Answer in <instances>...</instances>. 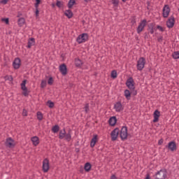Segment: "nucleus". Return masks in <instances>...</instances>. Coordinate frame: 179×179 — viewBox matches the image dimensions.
Masks as SVG:
<instances>
[{
    "mask_svg": "<svg viewBox=\"0 0 179 179\" xmlns=\"http://www.w3.org/2000/svg\"><path fill=\"white\" fill-rule=\"evenodd\" d=\"M120 136L122 141H127L128 139V127L123 126L120 132Z\"/></svg>",
    "mask_w": 179,
    "mask_h": 179,
    "instance_id": "f257e3e1",
    "label": "nucleus"
},
{
    "mask_svg": "<svg viewBox=\"0 0 179 179\" xmlns=\"http://www.w3.org/2000/svg\"><path fill=\"white\" fill-rule=\"evenodd\" d=\"M167 178V170L161 169L155 173V179H166Z\"/></svg>",
    "mask_w": 179,
    "mask_h": 179,
    "instance_id": "f03ea898",
    "label": "nucleus"
},
{
    "mask_svg": "<svg viewBox=\"0 0 179 179\" xmlns=\"http://www.w3.org/2000/svg\"><path fill=\"white\" fill-rule=\"evenodd\" d=\"M89 40V35L87 34H82L77 37L76 41L78 44L86 43Z\"/></svg>",
    "mask_w": 179,
    "mask_h": 179,
    "instance_id": "7ed1b4c3",
    "label": "nucleus"
},
{
    "mask_svg": "<svg viewBox=\"0 0 179 179\" xmlns=\"http://www.w3.org/2000/svg\"><path fill=\"white\" fill-rule=\"evenodd\" d=\"M146 64V59L144 57H140L137 61V70L142 71L145 68V64Z\"/></svg>",
    "mask_w": 179,
    "mask_h": 179,
    "instance_id": "20e7f679",
    "label": "nucleus"
},
{
    "mask_svg": "<svg viewBox=\"0 0 179 179\" xmlns=\"http://www.w3.org/2000/svg\"><path fill=\"white\" fill-rule=\"evenodd\" d=\"M118 135H120V128L116 127L110 133L111 141H113V142L117 141L118 138Z\"/></svg>",
    "mask_w": 179,
    "mask_h": 179,
    "instance_id": "39448f33",
    "label": "nucleus"
},
{
    "mask_svg": "<svg viewBox=\"0 0 179 179\" xmlns=\"http://www.w3.org/2000/svg\"><path fill=\"white\" fill-rule=\"evenodd\" d=\"M147 21L146 20H143L140 22L138 27H137V33L138 34H141L142 31H143V29L146 27Z\"/></svg>",
    "mask_w": 179,
    "mask_h": 179,
    "instance_id": "423d86ee",
    "label": "nucleus"
},
{
    "mask_svg": "<svg viewBox=\"0 0 179 179\" xmlns=\"http://www.w3.org/2000/svg\"><path fill=\"white\" fill-rule=\"evenodd\" d=\"M26 83H27V80H24L21 83V89L23 91L22 94L25 96V97H27L29 96V90H27V87H26Z\"/></svg>",
    "mask_w": 179,
    "mask_h": 179,
    "instance_id": "0eeeda50",
    "label": "nucleus"
},
{
    "mask_svg": "<svg viewBox=\"0 0 179 179\" xmlns=\"http://www.w3.org/2000/svg\"><path fill=\"white\" fill-rule=\"evenodd\" d=\"M43 173H48V170H50V161L48 159L45 158L43 161V166H42Z\"/></svg>",
    "mask_w": 179,
    "mask_h": 179,
    "instance_id": "6e6552de",
    "label": "nucleus"
},
{
    "mask_svg": "<svg viewBox=\"0 0 179 179\" xmlns=\"http://www.w3.org/2000/svg\"><path fill=\"white\" fill-rule=\"evenodd\" d=\"M126 86H127V87L130 90L135 89V81L132 77H130L127 79L126 81Z\"/></svg>",
    "mask_w": 179,
    "mask_h": 179,
    "instance_id": "1a4fd4ad",
    "label": "nucleus"
},
{
    "mask_svg": "<svg viewBox=\"0 0 179 179\" xmlns=\"http://www.w3.org/2000/svg\"><path fill=\"white\" fill-rule=\"evenodd\" d=\"M6 146L7 148H10L11 149L15 148V140L13 139L12 138H10V137L7 138L6 141Z\"/></svg>",
    "mask_w": 179,
    "mask_h": 179,
    "instance_id": "9d476101",
    "label": "nucleus"
},
{
    "mask_svg": "<svg viewBox=\"0 0 179 179\" xmlns=\"http://www.w3.org/2000/svg\"><path fill=\"white\" fill-rule=\"evenodd\" d=\"M170 7L169 6V5H165L163 8L162 10V15H163V17H169V15H170Z\"/></svg>",
    "mask_w": 179,
    "mask_h": 179,
    "instance_id": "9b49d317",
    "label": "nucleus"
},
{
    "mask_svg": "<svg viewBox=\"0 0 179 179\" xmlns=\"http://www.w3.org/2000/svg\"><path fill=\"white\" fill-rule=\"evenodd\" d=\"M174 22H176L174 16H171L166 22V26L169 29L174 27Z\"/></svg>",
    "mask_w": 179,
    "mask_h": 179,
    "instance_id": "f8f14e48",
    "label": "nucleus"
},
{
    "mask_svg": "<svg viewBox=\"0 0 179 179\" xmlns=\"http://www.w3.org/2000/svg\"><path fill=\"white\" fill-rule=\"evenodd\" d=\"M114 108L117 113H121L124 110V107L122 106V103H121V101H117L115 106Z\"/></svg>",
    "mask_w": 179,
    "mask_h": 179,
    "instance_id": "ddd939ff",
    "label": "nucleus"
},
{
    "mask_svg": "<svg viewBox=\"0 0 179 179\" xmlns=\"http://www.w3.org/2000/svg\"><path fill=\"white\" fill-rule=\"evenodd\" d=\"M166 148L171 150V152H174V150H177V144H176L175 141H171L168 143Z\"/></svg>",
    "mask_w": 179,
    "mask_h": 179,
    "instance_id": "4468645a",
    "label": "nucleus"
},
{
    "mask_svg": "<svg viewBox=\"0 0 179 179\" xmlns=\"http://www.w3.org/2000/svg\"><path fill=\"white\" fill-rule=\"evenodd\" d=\"M20 58L17 57L15 59L14 62H13V66L14 69H19L20 68Z\"/></svg>",
    "mask_w": 179,
    "mask_h": 179,
    "instance_id": "2eb2a0df",
    "label": "nucleus"
},
{
    "mask_svg": "<svg viewBox=\"0 0 179 179\" xmlns=\"http://www.w3.org/2000/svg\"><path fill=\"white\" fill-rule=\"evenodd\" d=\"M59 71L64 76L68 73V69L66 68V64H63L59 66Z\"/></svg>",
    "mask_w": 179,
    "mask_h": 179,
    "instance_id": "dca6fc26",
    "label": "nucleus"
},
{
    "mask_svg": "<svg viewBox=\"0 0 179 179\" xmlns=\"http://www.w3.org/2000/svg\"><path fill=\"white\" fill-rule=\"evenodd\" d=\"M154 120H153V122H159V118L160 117V111H159V110H156L154 112Z\"/></svg>",
    "mask_w": 179,
    "mask_h": 179,
    "instance_id": "f3484780",
    "label": "nucleus"
},
{
    "mask_svg": "<svg viewBox=\"0 0 179 179\" xmlns=\"http://www.w3.org/2000/svg\"><path fill=\"white\" fill-rule=\"evenodd\" d=\"M109 125L114 127L117 124V117L115 116L111 117L108 120Z\"/></svg>",
    "mask_w": 179,
    "mask_h": 179,
    "instance_id": "a211bd4d",
    "label": "nucleus"
},
{
    "mask_svg": "<svg viewBox=\"0 0 179 179\" xmlns=\"http://www.w3.org/2000/svg\"><path fill=\"white\" fill-rule=\"evenodd\" d=\"M72 130L69 129V131L67 134H65L64 138L67 142H69L72 139Z\"/></svg>",
    "mask_w": 179,
    "mask_h": 179,
    "instance_id": "6ab92c4d",
    "label": "nucleus"
},
{
    "mask_svg": "<svg viewBox=\"0 0 179 179\" xmlns=\"http://www.w3.org/2000/svg\"><path fill=\"white\" fill-rule=\"evenodd\" d=\"M34 44H36L34 38H31L28 41V45L27 47V48H31V47H33V45H34Z\"/></svg>",
    "mask_w": 179,
    "mask_h": 179,
    "instance_id": "aec40b11",
    "label": "nucleus"
},
{
    "mask_svg": "<svg viewBox=\"0 0 179 179\" xmlns=\"http://www.w3.org/2000/svg\"><path fill=\"white\" fill-rule=\"evenodd\" d=\"M31 142L33 143V145H34V146H37V145H38V143H40V140L38 139V137L37 136H34L31 138Z\"/></svg>",
    "mask_w": 179,
    "mask_h": 179,
    "instance_id": "412c9836",
    "label": "nucleus"
},
{
    "mask_svg": "<svg viewBox=\"0 0 179 179\" xmlns=\"http://www.w3.org/2000/svg\"><path fill=\"white\" fill-rule=\"evenodd\" d=\"M148 31L150 34H153V33H155V24L151 23L148 25Z\"/></svg>",
    "mask_w": 179,
    "mask_h": 179,
    "instance_id": "4be33fe9",
    "label": "nucleus"
},
{
    "mask_svg": "<svg viewBox=\"0 0 179 179\" xmlns=\"http://www.w3.org/2000/svg\"><path fill=\"white\" fill-rule=\"evenodd\" d=\"M64 15L67 16L69 19H71L73 16V13H72L71 10H67L65 11Z\"/></svg>",
    "mask_w": 179,
    "mask_h": 179,
    "instance_id": "5701e85b",
    "label": "nucleus"
},
{
    "mask_svg": "<svg viewBox=\"0 0 179 179\" xmlns=\"http://www.w3.org/2000/svg\"><path fill=\"white\" fill-rule=\"evenodd\" d=\"M96 142H97V135H95L92 141H91V143H90V146L92 148H94L95 145H96Z\"/></svg>",
    "mask_w": 179,
    "mask_h": 179,
    "instance_id": "b1692460",
    "label": "nucleus"
},
{
    "mask_svg": "<svg viewBox=\"0 0 179 179\" xmlns=\"http://www.w3.org/2000/svg\"><path fill=\"white\" fill-rule=\"evenodd\" d=\"M75 65L78 68H80V66H82V65H83V62H82V60H80L79 59H75Z\"/></svg>",
    "mask_w": 179,
    "mask_h": 179,
    "instance_id": "393cba45",
    "label": "nucleus"
},
{
    "mask_svg": "<svg viewBox=\"0 0 179 179\" xmlns=\"http://www.w3.org/2000/svg\"><path fill=\"white\" fill-rule=\"evenodd\" d=\"M66 134V131H65V129H64L63 131L61 130L59 134V139H64V138H65Z\"/></svg>",
    "mask_w": 179,
    "mask_h": 179,
    "instance_id": "a878e982",
    "label": "nucleus"
},
{
    "mask_svg": "<svg viewBox=\"0 0 179 179\" xmlns=\"http://www.w3.org/2000/svg\"><path fill=\"white\" fill-rule=\"evenodd\" d=\"M84 169L85 171L89 172L90 170H92V164H90V162H87L85 164Z\"/></svg>",
    "mask_w": 179,
    "mask_h": 179,
    "instance_id": "bb28decb",
    "label": "nucleus"
},
{
    "mask_svg": "<svg viewBox=\"0 0 179 179\" xmlns=\"http://www.w3.org/2000/svg\"><path fill=\"white\" fill-rule=\"evenodd\" d=\"M124 96L127 100L131 99V92H129V90H124Z\"/></svg>",
    "mask_w": 179,
    "mask_h": 179,
    "instance_id": "cd10ccee",
    "label": "nucleus"
},
{
    "mask_svg": "<svg viewBox=\"0 0 179 179\" xmlns=\"http://www.w3.org/2000/svg\"><path fill=\"white\" fill-rule=\"evenodd\" d=\"M52 131L54 134H57V132L59 131V126H58V124L55 125L52 128Z\"/></svg>",
    "mask_w": 179,
    "mask_h": 179,
    "instance_id": "c85d7f7f",
    "label": "nucleus"
},
{
    "mask_svg": "<svg viewBox=\"0 0 179 179\" xmlns=\"http://www.w3.org/2000/svg\"><path fill=\"white\" fill-rule=\"evenodd\" d=\"M76 3V1L75 0H69V3H68V8L69 9H71L72 8V6H73L74 4Z\"/></svg>",
    "mask_w": 179,
    "mask_h": 179,
    "instance_id": "c756f323",
    "label": "nucleus"
},
{
    "mask_svg": "<svg viewBox=\"0 0 179 179\" xmlns=\"http://www.w3.org/2000/svg\"><path fill=\"white\" fill-rule=\"evenodd\" d=\"M173 59H179V51H176L172 54Z\"/></svg>",
    "mask_w": 179,
    "mask_h": 179,
    "instance_id": "7c9ffc66",
    "label": "nucleus"
},
{
    "mask_svg": "<svg viewBox=\"0 0 179 179\" xmlns=\"http://www.w3.org/2000/svg\"><path fill=\"white\" fill-rule=\"evenodd\" d=\"M24 18L21 17L18 20V25L22 27V26H23L24 24Z\"/></svg>",
    "mask_w": 179,
    "mask_h": 179,
    "instance_id": "2f4dec72",
    "label": "nucleus"
},
{
    "mask_svg": "<svg viewBox=\"0 0 179 179\" xmlns=\"http://www.w3.org/2000/svg\"><path fill=\"white\" fill-rule=\"evenodd\" d=\"M37 118L39 121L43 120V113L40 111L37 112Z\"/></svg>",
    "mask_w": 179,
    "mask_h": 179,
    "instance_id": "473e14b6",
    "label": "nucleus"
},
{
    "mask_svg": "<svg viewBox=\"0 0 179 179\" xmlns=\"http://www.w3.org/2000/svg\"><path fill=\"white\" fill-rule=\"evenodd\" d=\"M56 6H57V8H62L64 6V3H62V1L57 0L56 3Z\"/></svg>",
    "mask_w": 179,
    "mask_h": 179,
    "instance_id": "72a5a7b5",
    "label": "nucleus"
},
{
    "mask_svg": "<svg viewBox=\"0 0 179 179\" xmlns=\"http://www.w3.org/2000/svg\"><path fill=\"white\" fill-rule=\"evenodd\" d=\"M53 83H54V78H52V77H50L48 80V85H50V86H52Z\"/></svg>",
    "mask_w": 179,
    "mask_h": 179,
    "instance_id": "f704fd0d",
    "label": "nucleus"
},
{
    "mask_svg": "<svg viewBox=\"0 0 179 179\" xmlns=\"http://www.w3.org/2000/svg\"><path fill=\"white\" fill-rule=\"evenodd\" d=\"M111 78H113V79H115L117 78V71L115 70L112 71Z\"/></svg>",
    "mask_w": 179,
    "mask_h": 179,
    "instance_id": "c9c22d12",
    "label": "nucleus"
},
{
    "mask_svg": "<svg viewBox=\"0 0 179 179\" xmlns=\"http://www.w3.org/2000/svg\"><path fill=\"white\" fill-rule=\"evenodd\" d=\"M45 86H47V81L43 80L41 81V87L42 89H44V87H45Z\"/></svg>",
    "mask_w": 179,
    "mask_h": 179,
    "instance_id": "e433bc0d",
    "label": "nucleus"
},
{
    "mask_svg": "<svg viewBox=\"0 0 179 179\" xmlns=\"http://www.w3.org/2000/svg\"><path fill=\"white\" fill-rule=\"evenodd\" d=\"M131 90V94H132L133 96H136V94H138V92L136 91V90L134 89H130Z\"/></svg>",
    "mask_w": 179,
    "mask_h": 179,
    "instance_id": "4c0bfd02",
    "label": "nucleus"
},
{
    "mask_svg": "<svg viewBox=\"0 0 179 179\" xmlns=\"http://www.w3.org/2000/svg\"><path fill=\"white\" fill-rule=\"evenodd\" d=\"M48 107L49 108H53L55 104H54V102L51 101H48Z\"/></svg>",
    "mask_w": 179,
    "mask_h": 179,
    "instance_id": "58836bf2",
    "label": "nucleus"
},
{
    "mask_svg": "<svg viewBox=\"0 0 179 179\" xmlns=\"http://www.w3.org/2000/svg\"><path fill=\"white\" fill-rule=\"evenodd\" d=\"M6 80H9L10 82H12L13 80V77L12 76H6L5 77Z\"/></svg>",
    "mask_w": 179,
    "mask_h": 179,
    "instance_id": "ea45409f",
    "label": "nucleus"
},
{
    "mask_svg": "<svg viewBox=\"0 0 179 179\" xmlns=\"http://www.w3.org/2000/svg\"><path fill=\"white\" fill-rule=\"evenodd\" d=\"M90 110V109L89 108V103H86L85 106V111L86 114H87V113H89Z\"/></svg>",
    "mask_w": 179,
    "mask_h": 179,
    "instance_id": "a19ab883",
    "label": "nucleus"
},
{
    "mask_svg": "<svg viewBox=\"0 0 179 179\" xmlns=\"http://www.w3.org/2000/svg\"><path fill=\"white\" fill-rule=\"evenodd\" d=\"M112 3L114 5V6H117L119 3L118 0H112Z\"/></svg>",
    "mask_w": 179,
    "mask_h": 179,
    "instance_id": "79ce46f5",
    "label": "nucleus"
},
{
    "mask_svg": "<svg viewBox=\"0 0 179 179\" xmlns=\"http://www.w3.org/2000/svg\"><path fill=\"white\" fill-rule=\"evenodd\" d=\"M41 2V0H36L35 8H38V5H40Z\"/></svg>",
    "mask_w": 179,
    "mask_h": 179,
    "instance_id": "37998d69",
    "label": "nucleus"
},
{
    "mask_svg": "<svg viewBox=\"0 0 179 179\" xmlns=\"http://www.w3.org/2000/svg\"><path fill=\"white\" fill-rule=\"evenodd\" d=\"M2 22H5L6 24H9V18H3Z\"/></svg>",
    "mask_w": 179,
    "mask_h": 179,
    "instance_id": "c03bdc74",
    "label": "nucleus"
},
{
    "mask_svg": "<svg viewBox=\"0 0 179 179\" xmlns=\"http://www.w3.org/2000/svg\"><path fill=\"white\" fill-rule=\"evenodd\" d=\"M157 29H158V30H160V31H164V28L160 25H157Z\"/></svg>",
    "mask_w": 179,
    "mask_h": 179,
    "instance_id": "a18cd8bd",
    "label": "nucleus"
},
{
    "mask_svg": "<svg viewBox=\"0 0 179 179\" xmlns=\"http://www.w3.org/2000/svg\"><path fill=\"white\" fill-rule=\"evenodd\" d=\"M8 1L9 0H1L0 1V3H2V5H6V3H8Z\"/></svg>",
    "mask_w": 179,
    "mask_h": 179,
    "instance_id": "49530a36",
    "label": "nucleus"
},
{
    "mask_svg": "<svg viewBox=\"0 0 179 179\" xmlns=\"http://www.w3.org/2000/svg\"><path fill=\"white\" fill-rule=\"evenodd\" d=\"M22 115L24 117H27V110H26V109H23Z\"/></svg>",
    "mask_w": 179,
    "mask_h": 179,
    "instance_id": "de8ad7c7",
    "label": "nucleus"
},
{
    "mask_svg": "<svg viewBox=\"0 0 179 179\" xmlns=\"http://www.w3.org/2000/svg\"><path fill=\"white\" fill-rule=\"evenodd\" d=\"M36 16H38V14L40 13V11L38 10V8H36Z\"/></svg>",
    "mask_w": 179,
    "mask_h": 179,
    "instance_id": "09e8293b",
    "label": "nucleus"
},
{
    "mask_svg": "<svg viewBox=\"0 0 179 179\" xmlns=\"http://www.w3.org/2000/svg\"><path fill=\"white\" fill-rule=\"evenodd\" d=\"M157 40L159 43H162V41H163V36H159Z\"/></svg>",
    "mask_w": 179,
    "mask_h": 179,
    "instance_id": "8fccbe9b",
    "label": "nucleus"
},
{
    "mask_svg": "<svg viewBox=\"0 0 179 179\" xmlns=\"http://www.w3.org/2000/svg\"><path fill=\"white\" fill-rule=\"evenodd\" d=\"M147 5H148V6H147V9H150V1H147Z\"/></svg>",
    "mask_w": 179,
    "mask_h": 179,
    "instance_id": "3c124183",
    "label": "nucleus"
},
{
    "mask_svg": "<svg viewBox=\"0 0 179 179\" xmlns=\"http://www.w3.org/2000/svg\"><path fill=\"white\" fill-rule=\"evenodd\" d=\"M110 179H117V176H115V175H112Z\"/></svg>",
    "mask_w": 179,
    "mask_h": 179,
    "instance_id": "603ef678",
    "label": "nucleus"
},
{
    "mask_svg": "<svg viewBox=\"0 0 179 179\" xmlns=\"http://www.w3.org/2000/svg\"><path fill=\"white\" fill-rule=\"evenodd\" d=\"M163 143V139H161L158 141V145H162Z\"/></svg>",
    "mask_w": 179,
    "mask_h": 179,
    "instance_id": "864d4df0",
    "label": "nucleus"
},
{
    "mask_svg": "<svg viewBox=\"0 0 179 179\" xmlns=\"http://www.w3.org/2000/svg\"><path fill=\"white\" fill-rule=\"evenodd\" d=\"M85 2H90V1H92V0H84Z\"/></svg>",
    "mask_w": 179,
    "mask_h": 179,
    "instance_id": "5fc2aeb1",
    "label": "nucleus"
},
{
    "mask_svg": "<svg viewBox=\"0 0 179 179\" xmlns=\"http://www.w3.org/2000/svg\"><path fill=\"white\" fill-rule=\"evenodd\" d=\"M122 2H127V0H122Z\"/></svg>",
    "mask_w": 179,
    "mask_h": 179,
    "instance_id": "6e6d98bb",
    "label": "nucleus"
},
{
    "mask_svg": "<svg viewBox=\"0 0 179 179\" xmlns=\"http://www.w3.org/2000/svg\"><path fill=\"white\" fill-rule=\"evenodd\" d=\"M134 23H136V21H134Z\"/></svg>",
    "mask_w": 179,
    "mask_h": 179,
    "instance_id": "4d7b16f0",
    "label": "nucleus"
},
{
    "mask_svg": "<svg viewBox=\"0 0 179 179\" xmlns=\"http://www.w3.org/2000/svg\"><path fill=\"white\" fill-rule=\"evenodd\" d=\"M178 12H179V8H178Z\"/></svg>",
    "mask_w": 179,
    "mask_h": 179,
    "instance_id": "13d9d810",
    "label": "nucleus"
}]
</instances>
